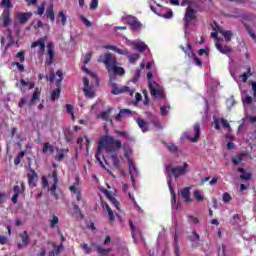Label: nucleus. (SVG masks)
I'll return each instance as SVG.
<instances>
[{
  "label": "nucleus",
  "mask_w": 256,
  "mask_h": 256,
  "mask_svg": "<svg viewBox=\"0 0 256 256\" xmlns=\"http://www.w3.org/2000/svg\"><path fill=\"white\" fill-rule=\"evenodd\" d=\"M111 87L112 95H121L122 93H128L129 95L133 96V94L135 93V89H131L129 88V86H123L122 88H119V86L115 82L111 84Z\"/></svg>",
  "instance_id": "7"
},
{
  "label": "nucleus",
  "mask_w": 256,
  "mask_h": 256,
  "mask_svg": "<svg viewBox=\"0 0 256 256\" xmlns=\"http://www.w3.org/2000/svg\"><path fill=\"white\" fill-rule=\"evenodd\" d=\"M159 87V84L157 82H149V91L150 95L153 97V99H165V94L161 92V90L157 89Z\"/></svg>",
  "instance_id": "9"
},
{
  "label": "nucleus",
  "mask_w": 256,
  "mask_h": 256,
  "mask_svg": "<svg viewBox=\"0 0 256 256\" xmlns=\"http://www.w3.org/2000/svg\"><path fill=\"white\" fill-rule=\"evenodd\" d=\"M48 177H52L53 179V184L49 188V191L52 192V195L54 196L55 199H59V196L55 192L57 191V184L59 183V178L57 177V171H53L52 175L49 174Z\"/></svg>",
  "instance_id": "14"
},
{
  "label": "nucleus",
  "mask_w": 256,
  "mask_h": 256,
  "mask_svg": "<svg viewBox=\"0 0 256 256\" xmlns=\"http://www.w3.org/2000/svg\"><path fill=\"white\" fill-rule=\"evenodd\" d=\"M133 111L130 109H121L120 112L115 116L116 121H121L123 117H131L133 115Z\"/></svg>",
  "instance_id": "21"
},
{
  "label": "nucleus",
  "mask_w": 256,
  "mask_h": 256,
  "mask_svg": "<svg viewBox=\"0 0 256 256\" xmlns=\"http://www.w3.org/2000/svg\"><path fill=\"white\" fill-rule=\"evenodd\" d=\"M167 109H171V105L160 107V113L162 116L168 115L169 111H167Z\"/></svg>",
  "instance_id": "51"
},
{
  "label": "nucleus",
  "mask_w": 256,
  "mask_h": 256,
  "mask_svg": "<svg viewBox=\"0 0 256 256\" xmlns=\"http://www.w3.org/2000/svg\"><path fill=\"white\" fill-rule=\"evenodd\" d=\"M244 27L246 28V31L249 33L250 37H252V39H256V34H255V32H253V29H251V26H249V24L245 23Z\"/></svg>",
  "instance_id": "46"
},
{
  "label": "nucleus",
  "mask_w": 256,
  "mask_h": 256,
  "mask_svg": "<svg viewBox=\"0 0 256 256\" xmlns=\"http://www.w3.org/2000/svg\"><path fill=\"white\" fill-rule=\"evenodd\" d=\"M174 253L176 256H181L179 253V238H177V233L174 235Z\"/></svg>",
  "instance_id": "35"
},
{
  "label": "nucleus",
  "mask_w": 256,
  "mask_h": 256,
  "mask_svg": "<svg viewBox=\"0 0 256 256\" xmlns=\"http://www.w3.org/2000/svg\"><path fill=\"white\" fill-rule=\"evenodd\" d=\"M139 59V54H131L129 56L130 63H135Z\"/></svg>",
  "instance_id": "63"
},
{
  "label": "nucleus",
  "mask_w": 256,
  "mask_h": 256,
  "mask_svg": "<svg viewBox=\"0 0 256 256\" xmlns=\"http://www.w3.org/2000/svg\"><path fill=\"white\" fill-rule=\"evenodd\" d=\"M106 195H107L109 201L112 203V205H114V207H116V209H118V211H119V209H120L119 207L121 204L119 203V201H117V198L113 197L109 193H107Z\"/></svg>",
  "instance_id": "33"
},
{
  "label": "nucleus",
  "mask_w": 256,
  "mask_h": 256,
  "mask_svg": "<svg viewBox=\"0 0 256 256\" xmlns=\"http://www.w3.org/2000/svg\"><path fill=\"white\" fill-rule=\"evenodd\" d=\"M121 147L122 144L120 140H116L113 136L106 135L100 138L95 154L99 165L105 169V164H103V161H101V158H99V156L103 155V149H105L106 153H116V151H119Z\"/></svg>",
  "instance_id": "1"
},
{
  "label": "nucleus",
  "mask_w": 256,
  "mask_h": 256,
  "mask_svg": "<svg viewBox=\"0 0 256 256\" xmlns=\"http://www.w3.org/2000/svg\"><path fill=\"white\" fill-rule=\"evenodd\" d=\"M115 133L116 135L123 137V139H126V141H133V137H131V135H129V133H127L126 131L116 130Z\"/></svg>",
  "instance_id": "32"
},
{
  "label": "nucleus",
  "mask_w": 256,
  "mask_h": 256,
  "mask_svg": "<svg viewBox=\"0 0 256 256\" xmlns=\"http://www.w3.org/2000/svg\"><path fill=\"white\" fill-rule=\"evenodd\" d=\"M253 101H255V98H253L249 95H246L245 98L242 100V103L244 105H251V103H253Z\"/></svg>",
  "instance_id": "47"
},
{
  "label": "nucleus",
  "mask_w": 256,
  "mask_h": 256,
  "mask_svg": "<svg viewBox=\"0 0 256 256\" xmlns=\"http://www.w3.org/2000/svg\"><path fill=\"white\" fill-rule=\"evenodd\" d=\"M15 17L18 23L25 25L33 17V12H18Z\"/></svg>",
  "instance_id": "13"
},
{
  "label": "nucleus",
  "mask_w": 256,
  "mask_h": 256,
  "mask_svg": "<svg viewBox=\"0 0 256 256\" xmlns=\"http://www.w3.org/2000/svg\"><path fill=\"white\" fill-rule=\"evenodd\" d=\"M19 237L22 242L18 243L17 247H18V249H25V247H27V245H29V243H31V238L29 237V234L27 233L26 230L21 232L19 234Z\"/></svg>",
  "instance_id": "12"
},
{
  "label": "nucleus",
  "mask_w": 256,
  "mask_h": 256,
  "mask_svg": "<svg viewBox=\"0 0 256 256\" xmlns=\"http://www.w3.org/2000/svg\"><path fill=\"white\" fill-rule=\"evenodd\" d=\"M58 21H61V25L63 26L67 25V16L63 10L58 13Z\"/></svg>",
  "instance_id": "34"
},
{
  "label": "nucleus",
  "mask_w": 256,
  "mask_h": 256,
  "mask_svg": "<svg viewBox=\"0 0 256 256\" xmlns=\"http://www.w3.org/2000/svg\"><path fill=\"white\" fill-rule=\"evenodd\" d=\"M103 49H109L110 51H115L118 55H125V50L118 48L117 46L113 45H105Z\"/></svg>",
  "instance_id": "27"
},
{
  "label": "nucleus",
  "mask_w": 256,
  "mask_h": 256,
  "mask_svg": "<svg viewBox=\"0 0 256 256\" xmlns=\"http://www.w3.org/2000/svg\"><path fill=\"white\" fill-rule=\"evenodd\" d=\"M248 85H251L252 91H253V98H254V101H256V82L255 81H249Z\"/></svg>",
  "instance_id": "54"
},
{
  "label": "nucleus",
  "mask_w": 256,
  "mask_h": 256,
  "mask_svg": "<svg viewBox=\"0 0 256 256\" xmlns=\"http://www.w3.org/2000/svg\"><path fill=\"white\" fill-rule=\"evenodd\" d=\"M180 195L184 200V203H192L193 199H191V188L185 187L181 190Z\"/></svg>",
  "instance_id": "16"
},
{
  "label": "nucleus",
  "mask_w": 256,
  "mask_h": 256,
  "mask_svg": "<svg viewBox=\"0 0 256 256\" xmlns=\"http://www.w3.org/2000/svg\"><path fill=\"white\" fill-rule=\"evenodd\" d=\"M245 156V154H238L237 156L232 158V163L234 165H239V163H241V161H243V157Z\"/></svg>",
  "instance_id": "40"
},
{
  "label": "nucleus",
  "mask_w": 256,
  "mask_h": 256,
  "mask_svg": "<svg viewBox=\"0 0 256 256\" xmlns=\"http://www.w3.org/2000/svg\"><path fill=\"white\" fill-rule=\"evenodd\" d=\"M20 85H22V87H28L29 89H35V82H27L25 79H20Z\"/></svg>",
  "instance_id": "37"
},
{
  "label": "nucleus",
  "mask_w": 256,
  "mask_h": 256,
  "mask_svg": "<svg viewBox=\"0 0 256 256\" xmlns=\"http://www.w3.org/2000/svg\"><path fill=\"white\" fill-rule=\"evenodd\" d=\"M128 165H129L130 171H134V173H137V167L135 166V163L133 162V160L129 159Z\"/></svg>",
  "instance_id": "57"
},
{
  "label": "nucleus",
  "mask_w": 256,
  "mask_h": 256,
  "mask_svg": "<svg viewBox=\"0 0 256 256\" xmlns=\"http://www.w3.org/2000/svg\"><path fill=\"white\" fill-rule=\"evenodd\" d=\"M251 75H253V73L251 72V66H248L247 72L240 75V79H242V83H247V80L251 77Z\"/></svg>",
  "instance_id": "30"
},
{
  "label": "nucleus",
  "mask_w": 256,
  "mask_h": 256,
  "mask_svg": "<svg viewBox=\"0 0 256 256\" xmlns=\"http://www.w3.org/2000/svg\"><path fill=\"white\" fill-rule=\"evenodd\" d=\"M59 224V217L56 215H52V219L50 220V227L51 229H55L57 225Z\"/></svg>",
  "instance_id": "41"
},
{
  "label": "nucleus",
  "mask_w": 256,
  "mask_h": 256,
  "mask_svg": "<svg viewBox=\"0 0 256 256\" xmlns=\"http://www.w3.org/2000/svg\"><path fill=\"white\" fill-rule=\"evenodd\" d=\"M45 13V2H43L36 12V15H43Z\"/></svg>",
  "instance_id": "59"
},
{
  "label": "nucleus",
  "mask_w": 256,
  "mask_h": 256,
  "mask_svg": "<svg viewBox=\"0 0 256 256\" xmlns=\"http://www.w3.org/2000/svg\"><path fill=\"white\" fill-rule=\"evenodd\" d=\"M168 187L170 189L171 196L173 198V202L177 203V194H175V190H173V186L171 185V180L167 181Z\"/></svg>",
  "instance_id": "42"
},
{
  "label": "nucleus",
  "mask_w": 256,
  "mask_h": 256,
  "mask_svg": "<svg viewBox=\"0 0 256 256\" xmlns=\"http://www.w3.org/2000/svg\"><path fill=\"white\" fill-rule=\"evenodd\" d=\"M216 49L222 53V55H227L229 57V55H231V47L229 46H223V44H221V42L219 40H217L216 44H215Z\"/></svg>",
  "instance_id": "17"
},
{
  "label": "nucleus",
  "mask_w": 256,
  "mask_h": 256,
  "mask_svg": "<svg viewBox=\"0 0 256 256\" xmlns=\"http://www.w3.org/2000/svg\"><path fill=\"white\" fill-rule=\"evenodd\" d=\"M42 151L44 153H47V151H49V153H55V148L49 144V142H46L42 148Z\"/></svg>",
  "instance_id": "36"
},
{
  "label": "nucleus",
  "mask_w": 256,
  "mask_h": 256,
  "mask_svg": "<svg viewBox=\"0 0 256 256\" xmlns=\"http://www.w3.org/2000/svg\"><path fill=\"white\" fill-rule=\"evenodd\" d=\"M165 169L170 179L172 177H174L175 179H179V177H183V175H187V169H189V164H187V162H184L183 166H175V167L173 165H167Z\"/></svg>",
  "instance_id": "2"
},
{
  "label": "nucleus",
  "mask_w": 256,
  "mask_h": 256,
  "mask_svg": "<svg viewBox=\"0 0 256 256\" xmlns=\"http://www.w3.org/2000/svg\"><path fill=\"white\" fill-rule=\"evenodd\" d=\"M181 49L186 55H188L190 59H193L194 64L197 65V67H203V61H201V59H199V57H197V55L193 53L191 43H187V49H185V47L183 46H181Z\"/></svg>",
  "instance_id": "6"
},
{
  "label": "nucleus",
  "mask_w": 256,
  "mask_h": 256,
  "mask_svg": "<svg viewBox=\"0 0 256 256\" xmlns=\"http://www.w3.org/2000/svg\"><path fill=\"white\" fill-rule=\"evenodd\" d=\"M45 56V67H51L53 63H55V44L53 42H48Z\"/></svg>",
  "instance_id": "4"
},
{
  "label": "nucleus",
  "mask_w": 256,
  "mask_h": 256,
  "mask_svg": "<svg viewBox=\"0 0 256 256\" xmlns=\"http://www.w3.org/2000/svg\"><path fill=\"white\" fill-rule=\"evenodd\" d=\"M194 197L196 201H203L204 197L201 195V192L199 190L194 191Z\"/></svg>",
  "instance_id": "56"
},
{
  "label": "nucleus",
  "mask_w": 256,
  "mask_h": 256,
  "mask_svg": "<svg viewBox=\"0 0 256 256\" xmlns=\"http://www.w3.org/2000/svg\"><path fill=\"white\" fill-rule=\"evenodd\" d=\"M240 179L242 181H249L251 179V173L245 172L244 174L240 175Z\"/></svg>",
  "instance_id": "61"
},
{
  "label": "nucleus",
  "mask_w": 256,
  "mask_h": 256,
  "mask_svg": "<svg viewBox=\"0 0 256 256\" xmlns=\"http://www.w3.org/2000/svg\"><path fill=\"white\" fill-rule=\"evenodd\" d=\"M140 77H141V69L135 70L134 76H133V78L131 79V82H132V83H137V81H139V78H140Z\"/></svg>",
  "instance_id": "44"
},
{
  "label": "nucleus",
  "mask_w": 256,
  "mask_h": 256,
  "mask_svg": "<svg viewBox=\"0 0 256 256\" xmlns=\"http://www.w3.org/2000/svg\"><path fill=\"white\" fill-rule=\"evenodd\" d=\"M82 69H83V71H85V73H87L88 75H90V77H92L93 79H96V82H97V83H99V78L97 77V74H95V73L89 71V69H87V67H85V66H84Z\"/></svg>",
  "instance_id": "48"
},
{
  "label": "nucleus",
  "mask_w": 256,
  "mask_h": 256,
  "mask_svg": "<svg viewBox=\"0 0 256 256\" xmlns=\"http://www.w3.org/2000/svg\"><path fill=\"white\" fill-rule=\"evenodd\" d=\"M111 159H112V164L114 165V167L116 169H120V167H121V160H119V156L117 154H112L111 155Z\"/></svg>",
  "instance_id": "31"
},
{
  "label": "nucleus",
  "mask_w": 256,
  "mask_h": 256,
  "mask_svg": "<svg viewBox=\"0 0 256 256\" xmlns=\"http://www.w3.org/2000/svg\"><path fill=\"white\" fill-rule=\"evenodd\" d=\"M96 251H97V253H99V255H107V254L111 253L110 248H103L101 246H97Z\"/></svg>",
  "instance_id": "38"
},
{
  "label": "nucleus",
  "mask_w": 256,
  "mask_h": 256,
  "mask_svg": "<svg viewBox=\"0 0 256 256\" xmlns=\"http://www.w3.org/2000/svg\"><path fill=\"white\" fill-rule=\"evenodd\" d=\"M64 157H65L64 150L61 149V150H59V152L57 153L55 159H56V161H63Z\"/></svg>",
  "instance_id": "52"
},
{
  "label": "nucleus",
  "mask_w": 256,
  "mask_h": 256,
  "mask_svg": "<svg viewBox=\"0 0 256 256\" xmlns=\"http://www.w3.org/2000/svg\"><path fill=\"white\" fill-rule=\"evenodd\" d=\"M133 47L134 49H136V51H139V53H143L144 51H147V49H149L147 44H145L144 42H135L133 44Z\"/></svg>",
  "instance_id": "24"
},
{
  "label": "nucleus",
  "mask_w": 256,
  "mask_h": 256,
  "mask_svg": "<svg viewBox=\"0 0 256 256\" xmlns=\"http://www.w3.org/2000/svg\"><path fill=\"white\" fill-rule=\"evenodd\" d=\"M17 59L20 60V63H25V52L20 51L16 54Z\"/></svg>",
  "instance_id": "55"
},
{
  "label": "nucleus",
  "mask_w": 256,
  "mask_h": 256,
  "mask_svg": "<svg viewBox=\"0 0 256 256\" xmlns=\"http://www.w3.org/2000/svg\"><path fill=\"white\" fill-rule=\"evenodd\" d=\"M111 71H113L114 75H125V69L121 66H117V64H115L114 67L111 68Z\"/></svg>",
  "instance_id": "29"
},
{
  "label": "nucleus",
  "mask_w": 256,
  "mask_h": 256,
  "mask_svg": "<svg viewBox=\"0 0 256 256\" xmlns=\"http://www.w3.org/2000/svg\"><path fill=\"white\" fill-rule=\"evenodd\" d=\"M40 97H41V90H39V88H35L32 98L30 100V105H35V101H38Z\"/></svg>",
  "instance_id": "28"
},
{
  "label": "nucleus",
  "mask_w": 256,
  "mask_h": 256,
  "mask_svg": "<svg viewBox=\"0 0 256 256\" xmlns=\"http://www.w3.org/2000/svg\"><path fill=\"white\" fill-rule=\"evenodd\" d=\"M83 92L85 93V97H89L92 99V97H95V92H93V88L88 87V88H83Z\"/></svg>",
  "instance_id": "39"
},
{
  "label": "nucleus",
  "mask_w": 256,
  "mask_h": 256,
  "mask_svg": "<svg viewBox=\"0 0 256 256\" xmlns=\"http://www.w3.org/2000/svg\"><path fill=\"white\" fill-rule=\"evenodd\" d=\"M167 149L170 151V153H177V151H179V147H177L175 144L167 145Z\"/></svg>",
  "instance_id": "53"
},
{
  "label": "nucleus",
  "mask_w": 256,
  "mask_h": 256,
  "mask_svg": "<svg viewBox=\"0 0 256 256\" xmlns=\"http://www.w3.org/2000/svg\"><path fill=\"white\" fill-rule=\"evenodd\" d=\"M28 177V185L30 187H37V172L30 167V173L27 175Z\"/></svg>",
  "instance_id": "15"
},
{
  "label": "nucleus",
  "mask_w": 256,
  "mask_h": 256,
  "mask_svg": "<svg viewBox=\"0 0 256 256\" xmlns=\"http://www.w3.org/2000/svg\"><path fill=\"white\" fill-rule=\"evenodd\" d=\"M3 27H9L11 24V10L4 9L2 12Z\"/></svg>",
  "instance_id": "19"
},
{
  "label": "nucleus",
  "mask_w": 256,
  "mask_h": 256,
  "mask_svg": "<svg viewBox=\"0 0 256 256\" xmlns=\"http://www.w3.org/2000/svg\"><path fill=\"white\" fill-rule=\"evenodd\" d=\"M195 19H197V14L195 12V9H193L191 6H188L186 8V12L184 15V21H185V25H190L191 21H195Z\"/></svg>",
  "instance_id": "11"
},
{
  "label": "nucleus",
  "mask_w": 256,
  "mask_h": 256,
  "mask_svg": "<svg viewBox=\"0 0 256 256\" xmlns=\"http://www.w3.org/2000/svg\"><path fill=\"white\" fill-rule=\"evenodd\" d=\"M122 21H125L126 25H129L131 31H137V29H141L143 24L137 19V17L133 15H126L122 17Z\"/></svg>",
  "instance_id": "5"
},
{
  "label": "nucleus",
  "mask_w": 256,
  "mask_h": 256,
  "mask_svg": "<svg viewBox=\"0 0 256 256\" xmlns=\"http://www.w3.org/2000/svg\"><path fill=\"white\" fill-rule=\"evenodd\" d=\"M81 21L86 25L87 27H91L93 24L91 21H89L85 16L81 15L80 16Z\"/></svg>",
  "instance_id": "58"
},
{
  "label": "nucleus",
  "mask_w": 256,
  "mask_h": 256,
  "mask_svg": "<svg viewBox=\"0 0 256 256\" xmlns=\"http://www.w3.org/2000/svg\"><path fill=\"white\" fill-rule=\"evenodd\" d=\"M66 111L69 115H72V117H75L74 112H73V105L71 104H66Z\"/></svg>",
  "instance_id": "62"
},
{
  "label": "nucleus",
  "mask_w": 256,
  "mask_h": 256,
  "mask_svg": "<svg viewBox=\"0 0 256 256\" xmlns=\"http://www.w3.org/2000/svg\"><path fill=\"white\" fill-rule=\"evenodd\" d=\"M46 17L50 19L51 23H55V11L53 10V4L46 9Z\"/></svg>",
  "instance_id": "25"
},
{
  "label": "nucleus",
  "mask_w": 256,
  "mask_h": 256,
  "mask_svg": "<svg viewBox=\"0 0 256 256\" xmlns=\"http://www.w3.org/2000/svg\"><path fill=\"white\" fill-rule=\"evenodd\" d=\"M12 67H17L20 73H23V71H25V66H23V64L19 62H12Z\"/></svg>",
  "instance_id": "49"
},
{
  "label": "nucleus",
  "mask_w": 256,
  "mask_h": 256,
  "mask_svg": "<svg viewBox=\"0 0 256 256\" xmlns=\"http://www.w3.org/2000/svg\"><path fill=\"white\" fill-rule=\"evenodd\" d=\"M45 43H47V37H41L37 41H34L31 44L32 49H35V47H38L37 54L39 57H43V55H45Z\"/></svg>",
  "instance_id": "8"
},
{
  "label": "nucleus",
  "mask_w": 256,
  "mask_h": 256,
  "mask_svg": "<svg viewBox=\"0 0 256 256\" xmlns=\"http://www.w3.org/2000/svg\"><path fill=\"white\" fill-rule=\"evenodd\" d=\"M111 108L107 111L101 112L100 117L102 121H106L107 123H110V125H113V119H111Z\"/></svg>",
  "instance_id": "23"
},
{
  "label": "nucleus",
  "mask_w": 256,
  "mask_h": 256,
  "mask_svg": "<svg viewBox=\"0 0 256 256\" xmlns=\"http://www.w3.org/2000/svg\"><path fill=\"white\" fill-rule=\"evenodd\" d=\"M221 125H222L223 129H229L231 127V125H229V122L227 120H225L224 118L214 120V127H215V129H217V131H219V129H221Z\"/></svg>",
  "instance_id": "18"
},
{
  "label": "nucleus",
  "mask_w": 256,
  "mask_h": 256,
  "mask_svg": "<svg viewBox=\"0 0 256 256\" xmlns=\"http://www.w3.org/2000/svg\"><path fill=\"white\" fill-rule=\"evenodd\" d=\"M194 136L189 135V132H185L186 139H189L191 143H197L199 137H201V124L195 123L193 127Z\"/></svg>",
  "instance_id": "10"
},
{
  "label": "nucleus",
  "mask_w": 256,
  "mask_h": 256,
  "mask_svg": "<svg viewBox=\"0 0 256 256\" xmlns=\"http://www.w3.org/2000/svg\"><path fill=\"white\" fill-rule=\"evenodd\" d=\"M0 5L2 7H7L6 9H9V7H11V0H2Z\"/></svg>",
  "instance_id": "64"
},
{
  "label": "nucleus",
  "mask_w": 256,
  "mask_h": 256,
  "mask_svg": "<svg viewBox=\"0 0 256 256\" xmlns=\"http://www.w3.org/2000/svg\"><path fill=\"white\" fill-rule=\"evenodd\" d=\"M217 31L220 33V35H223L225 41H227V43H229V41H231V37H233V32L229 31V30H224L223 28L217 26Z\"/></svg>",
  "instance_id": "22"
},
{
  "label": "nucleus",
  "mask_w": 256,
  "mask_h": 256,
  "mask_svg": "<svg viewBox=\"0 0 256 256\" xmlns=\"http://www.w3.org/2000/svg\"><path fill=\"white\" fill-rule=\"evenodd\" d=\"M83 251H85L86 255H91V251H93V249L91 247H89V245L87 243H83L81 245Z\"/></svg>",
  "instance_id": "50"
},
{
  "label": "nucleus",
  "mask_w": 256,
  "mask_h": 256,
  "mask_svg": "<svg viewBox=\"0 0 256 256\" xmlns=\"http://www.w3.org/2000/svg\"><path fill=\"white\" fill-rule=\"evenodd\" d=\"M61 97V80L56 81V89L51 93V101H57Z\"/></svg>",
  "instance_id": "20"
},
{
  "label": "nucleus",
  "mask_w": 256,
  "mask_h": 256,
  "mask_svg": "<svg viewBox=\"0 0 256 256\" xmlns=\"http://www.w3.org/2000/svg\"><path fill=\"white\" fill-rule=\"evenodd\" d=\"M98 63H104L108 73H111V68L117 65V57L111 52L102 53L98 58Z\"/></svg>",
  "instance_id": "3"
},
{
  "label": "nucleus",
  "mask_w": 256,
  "mask_h": 256,
  "mask_svg": "<svg viewBox=\"0 0 256 256\" xmlns=\"http://www.w3.org/2000/svg\"><path fill=\"white\" fill-rule=\"evenodd\" d=\"M64 137L66 139V143H71V141H73V138H74L73 132L71 131L65 132Z\"/></svg>",
  "instance_id": "45"
},
{
  "label": "nucleus",
  "mask_w": 256,
  "mask_h": 256,
  "mask_svg": "<svg viewBox=\"0 0 256 256\" xmlns=\"http://www.w3.org/2000/svg\"><path fill=\"white\" fill-rule=\"evenodd\" d=\"M137 123H138V127L141 128L142 133H147V131H149V124L145 122L144 119L138 118Z\"/></svg>",
  "instance_id": "26"
},
{
  "label": "nucleus",
  "mask_w": 256,
  "mask_h": 256,
  "mask_svg": "<svg viewBox=\"0 0 256 256\" xmlns=\"http://www.w3.org/2000/svg\"><path fill=\"white\" fill-rule=\"evenodd\" d=\"M91 57H93V54L91 52L86 53L84 55V65H87V63H89V61H91Z\"/></svg>",
  "instance_id": "60"
},
{
  "label": "nucleus",
  "mask_w": 256,
  "mask_h": 256,
  "mask_svg": "<svg viewBox=\"0 0 256 256\" xmlns=\"http://www.w3.org/2000/svg\"><path fill=\"white\" fill-rule=\"evenodd\" d=\"M25 157V151L19 152V154L14 158V164L19 165L21 163V159Z\"/></svg>",
  "instance_id": "43"
}]
</instances>
